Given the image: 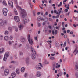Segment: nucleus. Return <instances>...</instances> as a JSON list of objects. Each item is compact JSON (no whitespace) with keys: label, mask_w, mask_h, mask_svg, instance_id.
<instances>
[{"label":"nucleus","mask_w":78,"mask_h":78,"mask_svg":"<svg viewBox=\"0 0 78 78\" xmlns=\"http://www.w3.org/2000/svg\"><path fill=\"white\" fill-rule=\"evenodd\" d=\"M21 15L23 18H24L27 16L26 11L24 9H22L21 11Z\"/></svg>","instance_id":"nucleus-1"},{"label":"nucleus","mask_w":78,"mask_h":78,"mask_svg":"<svg viewBox=\"0 0 78 78\" xmlns=\"http://www.w3.org/2000/svg\"><path fill=\"white\" fill-rule=\"evenodd\" d=\"M9 52H7L5 53L3 60L4 61H6V59L8 58V57L9 56Z\"/></svg>","instance_id":"nucleus-2"},{"label":"nucleus","mask_w":78,"mask_h":78,"mask_svg":"<svg viewBox=\"0 0 78 78\" xmlns=\"http://www.w3.org/2000/svg\"><path fill=\"white\" fill-rule=\"evenodd\" d=\"M28 42L29 43L30 45H32L33 44V39L32 38L31 39L30 38V35H28Z\"/></svg>","instance_id":"nucleus-3"},{"label":"nucleus","mask_w":78,"mask_h":78,"mask_svg":"<svg viewBox=\"0 0 78 78\" xmlns=\"http://www.w3.org/2000/svg\"><path fill=\"white\" fill-rule=\"evenodd\" d=\"M18 25L19 30L20 31H22V30H23V29L24 28V26L20 23L18 24Z\"/></svg>","instance_id":"nucleus-4"},{"label":"nucleus","mask_w":78,"mask_h":78,"mask_svg":"<svg viewBox=\"0 0 78 78\" xmlns=\"http://www.w3.org/2000/svg\"><path fill=\"white\" fill-rule=\"evenodd\" d=\"M8 5L11 6V8H13L14 6L13 5V2L11 0H9L8 2Z\"/></svg>","instance_id":"nucleus-5"},{"label":"nucleus","mask_w":78,"mask_h":78,"mask_svg":"<svg viewBox=\"0 0 78 78\" xmlns=\"http://www.w3.org/2000/svg\"><path fill=\"white\" fill-rule=\"evenodd\" d=\"M14 19L16 22H20V19H19V16H15L14 17Z\"/></svg>","instance_id":"nucleus-6"},{"label":"nucleus","mask_w":78,"mask_h":78,"mask_svg":"<svg viewBox=\"0 0 78 78\" xmlns=\"http://www.w3.org/2000/svg\"><path fill=\"white\" fill-rule=\"evenodd\" d=\"M22 21L24 24H25L26 23H27V22H28V21H29V19L28 17H26L25 18V20H24L23 19L22 20Z\"/></svg>","instance_id":"nucleus-7"},{"label":"nucleus","mask_w":78,"mask_h":78,"mask_svg":"<svg viewBox=\"0 0 78 78\" xmlns=\"http://www.w3.org/2000/svg\"><path fill=\"white\" fill-rule=\"evenodd\" d=\"M36 76L37 77H40L41 76V73L39 71H37L36 73Z\"/></svg>","instance_id":"nucleus-8"},{"label":"nucleus","mask_w":78,"mask_h":78,"mask_svg":"<svg viewBox=\"0 0 78 78\" xmlns=\"http://www.w3.org/2000/svg\"><path fill=\"white\" fill-rule=\"evenodd\" d=\"M31 58L32 60H35L36 59V55H35L32 54L30 55Z\"/></svg>","instance_id":"nucleus-9"},{"label":"nucleus","mask_w":78,"mask_h":78,"mask_svg":"<svg viewBox=\"0 0 78 78\" xmlns=\"http://www.w3.org/2000/svg\"><path fill=\"white\" fill-rule=\"evenodd\" d=\"M29 58L28 57H27L26 58V60H25V62H26V64L27 65H29L30 64V62H29Z\"/></svg>","instance_id":"nucleus-10"},{"label":"nucleus","mask_w":78,"mask_h":78,"mask_svg":"<svg viewBox=\"0 0 78 78\" xmlns=\"http://www.w3.org/2000/svg\"><path fill=\"white\" fill-rule=\"evenodd\" d=\"M4 74L5 75H7L9 74V70L8 69H5L4 71Z\"/></svg>","instance_id":"nucleus-11"},{"label":"nucleus","mask_w":78,"mask_h":78,"mask_svg":"<svg viewBox=\"0 0 78 78\" xmlns=\"http://www.w3.org/2000/svg\"><path fill=\"white\" fill-rule=\"evenodd\" d=\"M77 48H78L77 47H76L73 52V53H74V55H76V54H77V53H78V49H77Z\"/></svg>","instance_id":"nucleus-12"},{"label":"nucleus","mask_w":78,"mask_h":78,"mask_svg":"<svg viewBox=\"0 0 78 78\" xmlns=\"http://www.w3.org/2000/svg\"><path fill=\"white\" fill-rule=\"evenodd\" d=\"M30 48L32 53H33L34 55L36 54V51H35V50H34V49H33V48L31 46L30 47Z\"/></svg>","instance_id":"nucleus-13"},{"label":"nucleus","mask_w":78,"mask_h":78,"mask_svg":"<svg viewBox=\"0 0 78 78\" xmlns=\"http://www.w3.org/2000/svg\"><path fill=\"white\" fill-rule=\"evenodd\" d=\"M20 41L22 42H24L25 41V38L23 37H22L20 39Z\"/></svg>","instance_id":"nucleus-14"},{"label":"nucleus","mask_w":78,"mask_h":78,"mask_svg":"<svg viewBox=\"0 0 78 78\" xmlns=\"http://www.w3.org/2000/svg\"><path fill=\"white\" fill-rule=\"evenodd\" d=\"M4 25V21L2 20H0V26H3Z\"/></svg>","instance_id":"nucleus-15"},{"label":"nucleus","mask_w":78,"mask_h":78,"mask_svg":"<svg viewBox=\"0 0 78 78\" xmlns=\"http://www.w3.org/2000/svg\"><path fill=\"white\" fill-rule=\"evenodd\" d=\"M40 66L38 65H37L36 66V68L37 70H41V68L40 67Z\"/></svg>","instance_id":"nucleus-16"},{"label":"nucleus","mask_w":78,"mask_h":78,"mask_svg":"<svg viewBox=\"0 0 78 78\" xmlns=\"http://www.w3.org/2000/svg\"><path fill=\"white\" fill-rule=\"evenodd\" d=\"M11 76H13V77H16V73L14 72H13L11 73Z\"/></svg>","instance_id":"nucleus-17"},{"label":"nucleus","mask_w":78,"mask_h":78,"mask_svg":"<svg viewBox=\"0 0 78 78\" xmlns=\"http://www.w3.org/2000/svg\"><path fill=\"white\" fill-rule=\"evenodd\" d=\"M2 11L3 12H8V9H6V8H4L3 9Z\"/></svg>","instance_id":"nucleus-18"},{"label":"nucleus","mask_w":78,"mask_h":78,"mask_svg":"<svg viewBox=\"0 0 78 78\" xmlns=\"http://www.w3.org/2000/svg\"><path fill=\"white\" fill-rule=\"evenodd\" d=\"M75 70L76 71H78V64H76L75 66Z\"/></svg>","instance_id":"nucleus-19"},{"label":"nucleus","mask_w":78,"mask_h":78,"mask_svg":"<svg viewBox=\"0 0 78 78\" xmlns=\"http://www.w3.org/2000/svg\"><path fill=\"white\" fill-rule=\"evenodd\" d=\"M4 52V49L3 48H1L0 49V54Z\"/></svg>","instance_id":"nucleus-20"},{"label":"nucleus","mask_w":78,"mask_h":78,"mask_svg":"<svg viewBox=\"0 0 78 78\" xmlns=\"http://www.w3.org/2000/svg\"><path fill=\"white\" fill-rule=\"evenodd\" d=\"M8 30L9 32H12V27H8Z\"/></svg>","instance_id":"nucleus-21"},{"label":"nucleus","mask_w":78,"mask_h":78,"mask_svg":"<svg viewBox=\"0 0 78 78\" xmlns=\"http://www.w3.org/2000/svg\"><path fill=\"white\" fill-rule=\"evenodd\" d=\"M62 10V8H60L59 9H58V11L59 12V13H58V14L59 15H60L61 14V11Z\"/></svg>","instance_id":"nucleus-22"},{"label":"nucleus","mask_w":78,"mask_h":78,"mask_svg":"<svg viewBox=\"0 0 78 78\" xmlns=\"http://www.w3.org/2000/svg\"><path fill=\"white\" fill-rule=\"evenodd\" d=\"M25 68L23 67L21 68V72H23L25 71Z\"/></svg>","instance_id":"nucleus-23"},{"label":"nucleus","mask_w":78,"mask_h":78,"mask_svg":"<svg viewBox=\"0 0 78 78\" xmlns=\"http://www.w3.org/2000/svg\"><path fill=\"white\" fill-rule=\"evenodd\" d=\"M16 72L17 74H19V73H20V70L19 69H17L16 70Z\"/></svg>","instance_id":"nucleus-24"},{"label":"nucleus","mask_w":78,"mask_h":78,"mask_svg":"<svg viewBox=\"0 0 78 78\" xmlns=\"http://www.w3.org/2000/svg\"><path fill=\"white\" fill-rule=\"evenodd\" d=\"M4 39L5 41H8V37L7 36H6L4 37Z\"/></svg>","instance_id":"nucleus-25"},{"label":"nucleus","mask_w":78,"mask_h":78,"mask_svg":"<svg viewBox=\"0 0 78 78\" xmlns=\"http://www.w3.org/2000/svg\"><path fill=\"white\" fill-rule=\"evenodd\" d=\"M3 4L4 5V6H6V5H7L6 4V2L5 1H3Z\"/></svg>","instance_id":"nucleus-26"},{"label":"nucleus","mask_w":78,"mask_h":78,"mask_svg":"<svg viewBox=\"0 0 78 78\" xmlns=\"http://www.w3.org/2000/svg\"><path fill=\"white\" fill-rule=\"evenodd\" d=\"M50 59H51V60H55V57H53L51 56L50 57Z\"/></svg>","instance_id":"nucleus-27"},{"label":"nucleus","mask_w":78,"mask_h":78,"mask_svg":"<svg viewBox=\"0 0 78 78\" xmlns=\"http://www.w3.org/2000/svg\"><path fill=\"white\" fill-rule=\"evenodd\" d=\"M62 2H60V4H59L58 5V7H60V6H62Z\"/></svg>","instance_id":"nucleus-28"},{"label":"nucleus","mask_w":78,"mask_h":78,"mask_svg":"<svg viewBox=\"0 0 78 78\" xmlns=\"http://www.w3.org/2000/svg\"><path fill=\"white\" fill-rule=\"evenodd\" d=\"M54 12L55 14H58V12H57V11H56V10L55 9L54 10Z\"/></svg>","instance_id":"nucleus-29"},{"label":"nucleus","mask_w":78,"mask_h":78,"mask_svg":"<svg viewBox=\"0 0 78 78\" xmlns=\"http://www.w3.org/2000/svg\"><path fill=\"white\" fill-rule=\"evenodd\" d=\"M3 15L5 16H7V14H8V12H3Z\"/></svg>","instance_id":"nucleus-30"},{"label":"nucleus","mask_w":78,"mask_h":78,"mask_svg":"<svg viewBox=\"0 0 78 78\" xmlns=\"http://www.w3.org/2000/svg\"><path fill=\"white\" fill-rule=\"evenodd\" d=\"M4 34L5 35H6L7 34H8V32L7 30L5 31V32H4Z\"/></svg>","instance_id":"nucleus-31"},{"label":"nucleus","mask_w":78,"mask_h":78,"mask_svg":"<svg viewBox=\"0 0 78 78\" xmlns=\"http://www.w3.org/2000/svg\"><path fill=\"white\" fill-rule=\"evenodd\" d=\"M29 4L30 7H31V8H32V7H33V5L32 4H31V3L30 2H29Z\"/></svg>","instance_id":"nucleus-32"},{"label":"nucleus","mask_w":78,"mask_h":78,"mask_svg":"<svg viewBox=\"0 0 78 78\" xmlns=\"http://www.w3.org/2000/svg\"><path fill=\"white\" fill-rule=\"evenodd\" d=\"M56 47H59L60 46V45L59 43H56Z\"/></svg>","instance_id":"nucleus-33"},{"label":"nucleus","mask_w":78,"mask_h":78,"mask_svg":"<svg viewBox=\"0 0 78 78\" xmlns=\"http://www.w3.org/2000/svg\"><path fill=\"white\" fill-rule=\"evenodd\" d=\"M19 55L20 56H22V55H23V53L21 51H20L19 53Z\"/></svg>","instance_id":"nucleus-34"},{"label":"nucleus","mask_w":78,"mask_h":78,"mask_svg":"<svg viewBox=\"0 0 78 78\" xmlns=\"http://www.w3.org/2000/svg\"><path fill=\"white\" fill-rule=\"evenodd\" d=\"M26 46L27 48V49H29L30 48V46H29V44H27Z\"/></svg>","instance_id":"nucleus-35"},{"label":"nucleus","mask_w":78,"mask_h":78,"mask_svg":"<svg viewBox=\"0 0 78 78\" xmlns=\"http://www.w3.org/2000/svg\"><path fill=\"white\" fill-rule=\"evenodd\" d=\"M8 44L9 45H11L12 44V42L10 41H8Z\"/></svg>","instance_id":"nucleus-36"},{"label":"nucleus","mask_w":78,"mask_h":78,"mask_svg":"<svg viewBox=\"0 0 78 78\" xmlns=\"http://www.w3.org/2000/svg\"><path fill=\"white\" fill-rule=\"evenodd\" d=\"M41 19V18L40 16L38 17L37 19V20H38V21H40Z\"/></svg>","instance_id":"nucleus-37"},{"label":"nucleus","mask_w":78,"mask_h":78,"mask_svg":"<svg viewBox=\"0 0 78 78\" xmlns=\"http://www.w3.org/2000/svg\"><path fill=\"white\" fill-rule=\"evenodd\" d=\"M75 76L76 78H78V73H75Z\"/></svg>","instance_id":"nucleus-38"},{"label":"nucleus","mask_w":78,"mask_h":78,"mask_svg":"<svg viewBox=\"0 0 78 78\" xmlns=\"http://www.w3.org/2000/svg\"><path fill=\"white\" fill-rule=\"evenodd\" d=\"M70 12H69L67 13H66L65 14V16H69L70 15Z\"/></svg>","instance_id":"nucleus-39"},{"label":"nucleus","mask_w":78,"mask_h":78,"mask_svg":"<svg viewBox=\"0 0 78 78\" xmlns=\"http://www.w3.org/2000/svg\"><path fill=\"white\" fill-rule=\"evenodd\" d=\"M9 39L10 40H12V39H13V37H12V36H10L9 37Z\"/></svg>","instance_id":"nucleus-40"},{"label":"nucleus","mask_w":78,"mask_h":78,"mask_svg":"<svg viewBox=\"0 0 78 78\" xmlns=\"http://www.w3.org/2000/svg\"><path fill=\"white\" fill-rule=\"evenodd\" d=\"M61 67V66H60V65H58V66H56L55 67V68H59V67Z\"/></svg>","instance_id":"nucleus-41"},{"label":"nucleus","mask_w":78,"mask_h":78,"mask_svg":"<svg viewBox=\"0 0 78 78\" xmlns=\"http://www.w3.org/2000/svg\"><path fill=\"white\" fill-rule=\"evenodd\" d=\"M49 21H51V22H53V20L52 19H51V18H49Z\"/></svg>","instance_id":"nucleus-42"},{"label":"nucleus","mask_w":78,"mask_h":78,"mask_svg":"<svg viewBox=\"0 0 78 78\" xmlns=\"http://www.w3.org/2000/svg\"><path fill=\"white\" fill-rule=\"evenodd\" d=\"M37 25H38V27H41V23H38Z\"/></svg>","instance_id":"nucleus-43"},{"label":"nucleus","mask_w":78,"mask_h":78,"mask_svg":"<svg viewBox=\"0 0 78 78\" xmlns=\"http://www.w3.org/2000/svg\"><path fill=\"white\" fill-rule=\"evenodd\" d=\"M15 31H16V32H17L18 31V30L17 27H16V28H15Z\"/></svg>","instance_id":"nucleus-44"},{"label":"nucleus","mask_w":78,"mask_h":78,"mask_svg":"<svg viewBox=\"0 0 78 78\" xmlns=\"http://www.w3.org/2000/svg\"><path fill=\"white\" fill-rule=\"evenodd\" d=\"M27 76H28V74L27 73H25L24 75L25 77H27Z\"/></svg>","instance_id":"nucleus-45"},{"label":"nucleus","mask_w":78,"mask_h":78,"mask_svg":"<svg viewBox=\"0 0 78 78\" xmlns=\"http://www.w3.org/2000/svg\"><path fill=\"white\" fill-rule=\"evenodd\" d=\"M15 2L16 3V5H17V0H15Z\"/></svg>","instance_id":"nucleus-46"},{"label":"nucleus","mask_w":78,"mask_h":78,"mask_svg":"<svg viewBox=\"0 0 78 78\" xmlns=\"http://www.w3.org/2000/svg\"><path fill=\"white\" fill-rule=\"evenodd\" d=\"M66 42H65L63 44V47H66Z\"/></svg>","instance_id":"nucleus-47"},{"label":"nucleus","mask_w":78,"mask_h":78,"mask_svg":"<svg viewBox=\"0 0 78 78\" xmlns=\"http://www.w3.org/2000/svg\"><path fill=\"white\" fill-rule=\"evenodd\" d=\"M2 38H3V36L0 35V39H2Z\"/></svg>","instance_id":"nucleus-48"},{"label":"nucleus","mask_w":78,"mask_h":78,"mask_svg":"<svg viewBox=\"0 0 78 78\" xmlns=\"http://www.w3.org/2000/svg\"><path fill=\"white\" fill-rule=\"evenodd\" d=\"M47 42H50V43H51L52 42V41H51H51L48 40V41H47Z\"/></svg>","instance_id":"nucleus-49"},{"label":"nucleus","mask_w":78,"mask_h":78,"mask_svg":"<svg viewBox=\"0 0 78 78\" xmlns=\"http://www.w3.org/2000/svg\"><path fill=\"white\" fill-rule=\"evenodd\" d=\"M68 9H65V12H68Z\"/></svg>","instance_id":"nucleus-50"},{"label":"nucleus","mask_w":78,"mask_h":78,"mask_svg":"<svg viewBox=\"0 0 78 78\" xmlns=\"http://www.w3.org/2000/svg\"><path fill=\"white\" fill-rule=\"evenodd\" d=\"M59 17V15H58L56 16V18L57 19H58Z\"/></svg>","instance_id":"nucleus-51"},{"label":"nucleus","mask_w":78,"mask_h":78,"mask_svg":"<svg viewBox=\"0 0 78 78\" xmlns=\"http://www.w3.org/2000/svg\"><path fill=\"white\" fill-rule=\"evenodd\" d=\"M64 38L65 39L67 38V35H64Z\"/></svg>","instance_id":"nucleus-52"},{"label":"nucleus","mask_w":78,"mask_h":78,"mask_svg":"<svg viewBox=\"0 0 78 78\" xmlns=\"http://www.w3.org/2000/svg\"><path fill=\"white\" fill-rule=\"evenodd\" d=\"M57 33H58V31L56 30H55V34H57Z\"/></svg>","instance_id":"nucleus-53"},{"label":"nucleus","mask_w":78,"mask_h":78,"mask_svg":"<svg viewBox=\"0 0 78 78\" xmlns=\"http://www.w3.org/2000/svg\"><path fill=\"white\" fill-rule=\"evenodd\" d=\"M14 12L16 15H18V13H17V12Z\"/></svg>","instance_id":"nucleus-54"},{"label":"nucleus","mask_w":78,"mask_h":78,"mask_svg":"<svg viewBox=\"0 0 78 78\" xmlns=\"http://www.w3.org/2000/svg\"><path fill=\"white\" fill-rule=\"evenodd\" d=\"M17 45V44L16 43L14 45V47H16Z\"/></svg>","instance_id":"nucleus-55"},{"label":"nucleus","mask_w":78,"mask_h":78,"mask_svg":"<svg viewBox=\"0 0 78 78\" xmlns=\"http://www.w3.org/2000/svg\"><path fill=\"white\" fill-rule=\"evenodd\" d=\"M48 27L50 29H51V26H50V25L48 26Z\"/></svg>","instance_id":"nucleus-56"},{"label":"nucleus","mask_w":78,"mask_h":78,"mask_svg":"<svg viewBox=\"0 0 78 78\" xmlns=\"http://www.w3.org/2000/svg\"><path fill=\"white\" fill-rule=\"evenodd\" d=\"M51 55L52 56H54L55 55V54H51Z\"/></svg>","instance_id":"nucleus-57"},{"label":"nucleus","mask_w":78,"mask_h":78,"mask_svg":"<svg viewBox=\"0 0 78 78\" xmlns=\"http://www.w3.org/2000/svg\"><path fill=\"white\" fill-rule=\"evenodd\" d=\"M11 63H16V62L14 61H12L11 62Z\"/></svg>","instance_id":"nucleus-58"},{"label":"nucleus","mask_w":78,"mask_h":78,"mask_svg":"<svg viewBox=\"0 0 78 78\" xmlns=\"http://www.w3.org/2000/svg\"><path fill=\"white\" fill-rule=\"evenodd\" d=\"M73 26L74 27V28H76V25L75 24H73Z\"/></svg>","instance_id":"nucleus-59"},{"label":"nucleus","mask_w":78,"mask_h":78,"mask_svg":"<svg viewBox=\"0 0 78 78\" xmlns=\"http://www.w3.org/2000/svg\"><path fill=\"white\" fill-rule=\"evenodd\" d=\"M2 57H3V56L2 55H0V59L2 58Z\"/></svg>","instance_id":"nucleus-60"},{"label":"nucleus","mask_w":78,"mask_h":78,"mask_svg":"<svg viewBox=\"0 0 78 78\" xmlns=\"http://www.w3.org/2000/svg\"><path fill=\"white\" fill-rule=\"evenodd\" d=\"M14 12H17V10H16V9L15 8L14 9Z\"/></svg>","instance_id":"nucleus-61"},{"label":"nucleus","mask_w":78,"mask_h":78,"mask_svg":"<svg viewBox=\"0 0 78 78\" xmlns=\"http://www.w3.org/2000/svg\"><path fill=\"white\" fill-rule=\"evenodd\" d=\"M71 3H72V4H73V3H74V2L73 1V0H71Z\"/></svg>","instance_id":"nucleus-62"},{"label":"nucleus","mask_w":78,"mask_h":78,"mask_svg":"<svg viewBox=\"0 0 78 78\" xmlns=\"http://www.w3.org/2000/svg\"><path fill=\"white\" fill-rule=\"evenodd\" d=\"M70 31L69 30H68L67 31V33H70Z\"/></svg>","instance_id":"nucleus-63"},{"label":"nucleus","mask_w":78,"mask_h":78,"mask_svg":"<svg viewBox=\"0 0 78 78\" xmlns=\"http://www.w3.org/2000/svg\"><path fill=\"white\" fill-rule=\"evenodd\" d=\"M47 15H48V12H46L45 13V15L47 16Z\"/></svg>","instance_id":"nucleus-64"}]
</instances>
